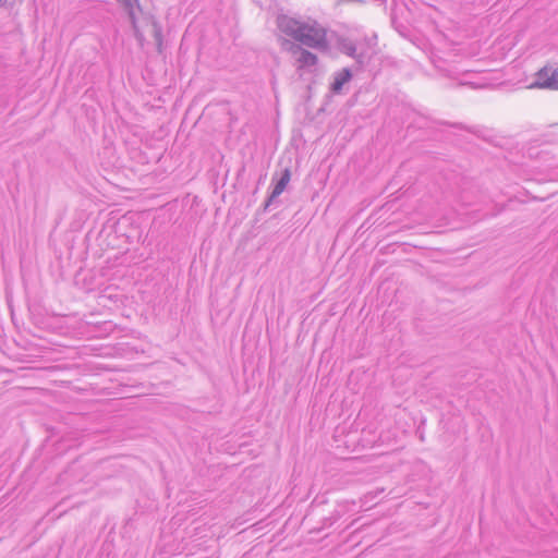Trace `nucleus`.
<instances>
[{"label": "nucleus", "mask_w": 558, "mask_h": 558, "mask_svg": "<svg viewBox=\"0 0 558 558\" xmlns=\"http://www.w3.org/2000/svg\"><path fill=\"white\" fill-rule=\"evenodd\" d=\"M277 26L282 34L304 46L317 50H326L328 47L326 29L316 21H304L289 15H279Z\"/></svg>", "instance_id": "1"}, {"label": "nucleus", "mask_w": 558, "mask_h": 558, "mask_svg": "<svg viewBox=\"0 0 558 558\" xmlns=\"http://www.w3.org/2000/svg\"><path fill=\"white\" fill-rule=\"evenodd\" d=\"M534 87L558 89V71L553 66H544L536 74Z\"/></svg>", "instance_id": "2"}, {"label": "nucleus", "mask_w": 558, "mask_h": 558, "mask_svg": "<svg viewBox=\"0 0 558 558\" xmlns=\"http://www.w3.org/2000/svg\"><path fill=\"white\" fill-rule=\"evenodd\" d=\"M290 180H291V172L288 168L282 170V172L280 173V175L278 178L277 177L272 178L274 187L270 193L268 203L274 202L275 198H277L279 195H281L283 193V191L287 189Z\"/></svg>", "instance_id": "3"}, {"label": "nucleus", "mask_w": 558, "mask_h": 558, "mask_svg": "<svg viewBox=\"0 0 558 558\" xmlns=\"http://www.w3.org/2000/svg\"><path fill=\"white\" fill-rule=\"evenodd\" d=\"M294 53H298L296 62L299 69H310L317 63V57L305 49L298 47Z\"/></svg>", "instance_id": "4"}, {"label": "nucleus", "mask_w": 558, "mask_h": 558, "mask_svg": "<svg viewBox=\"0 0 558 558\" xmlns=\"http://www.w3.org/2000/svg\"><path fill=\"white\" fill-rule=\"evenodd\" d=\"M340 51L354 58L360 64H364L367 58L363 52L357 53L355 45L350 40H343L340 43Z\"/></svg>", "instance_id": "5"}, {"label": "nucleus", "mask_w": 558, "mask_h": 558, "mask_svg": "<svg viewBox=\"0 0 558 558\" xmlns=\"http://www.w3.org/2000/svg\"><path fill=\"white\" fill-rule=\"evenodd\" d=\"M351 76L352 74L349 69H343L342 71L338 72L331 84V90L333 93H340L343 85L351 80Z\"/></svg>", "instance_id": "6"}, {"label": "nucleus", "mask_w": 558, "mask_h": 558, "mask_svg": "<svg viewBox=\"0 0 558 558\" xmlns=\"http://www.w3.org/2000/svg\"><path fill=\"white\" fill-rule=\"evenodd\" d=\"M118 2H120L128 11H129V14H130V17L132 19V22H133V25H134V28H138L137 26V22H136V19H135V15H134V8L138 7V0H118Z\"/></svg>", "instance_id": "7"}, {"label": "nucleus", "mask_w": 558, "mask_h": 558, "mask_svg": "<svg viewBox=\"0 0 558 558\" xmlns=\"http://www.w3.org/2000/svg\"><path fill=\"white\" fill-rule=\"evenodd\" d=\"M22 0H0V5L2 7H13L15 3L21 2Z\"/></svg>", "instance_id": "8"}, {"label": "nucleus", "mask_w": 558, "mask_h": 558, "mask_svg": "<svg viewBox=\"0 0 558 558\" xmlns=\"http://www.w3.org/2000/svg\"><path fill=\"white\" fill-rule=\"evenodd\" d=\"M542 558H558V549L545 553Z\"/></svg>", "instance_id": "9"}]
</instances>
